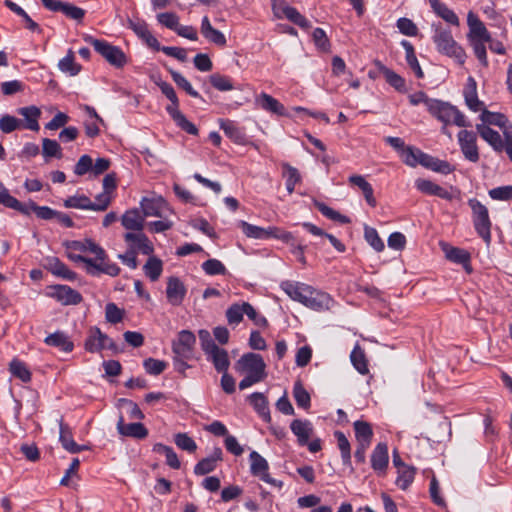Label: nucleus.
I'll use <instances>...</instances> for the list:
<instances>
[{
	"label": "nucleus",
	"instance_id": "1",
	"mask_svg": "<svg viewBox=\"0 0 512 512\" xmlns=\"http://www.w3.org/2000/svg\"><path fill=\"white\" fill-rule=\"evenodd\" d=\"M467 25L469 32L467 35L468 41L473 49V52L479 62L484 66H488V58L486 52V44L489 43L491 51L497 54H504L505 48L501 42L493 41L490 32L485 27L484 23L472 11L467 14Z\"/></svg>",
	"mask_w": 512,
	"mask_h": 512
},
{
	"label": "nucleus",
	"instance_id": "2",
	"mask_svg": "<svg viewBox=\"0 0 512 512\" xmlns=\"http://www.w3.org/2000/svg\"><path fill=\"white\" fill-rule=\"evenodd\" d=\"M235 370L245 377L239 383V389L245 390L263 381L266 376V364L263 357L256 353L243 354L235 363Z\"/></svg>",
	"mask_w": 512,
	"mask_h": 512
},
{
	"label": "nucleus",
	"instance_id": "3",
	"mask_svg": "<svg viewBox=\"0 0 512 512\" xmlns=\"http://www.w3.org/2000/svg\"><path fill=\"white\" fill-rule=\"evenodd\" d=\"M429 113L443 123L442 133L451 135L447 132L448 125H455L461 128H469L472 126L468 118L454 105L449 102L436 99L435 102L429 103Z\"/></svg>",
	"mask_w": 512,
	"mask_h": 512
},
{
	"label": "nucleus",
	"instance_id": "4",
	"mask_svg": "<svg viewBox=\"0 0 512 512\" xmlns=\"http://www.w3.org/2000/svg\"><path fill=\"white\" fill-rule=\"evenodd\" d=\"M433 42L437 51L450 58H453L459 65H463L467 55L464 49L454 40L450 30L442 27L441 23H433Z\"/></svg>",
	"mask_w": 512,
	"mask_h": 512
},
{
	"label": "nucleus",
	"instance_id": "5",
	"mask_svg": "<svg viewBox=\"0 0 512 512\" xmlns=\"http://www.w3.org/2000/svg\"><path fill=\"white\" fill-rule=\"evenodd\" d=\"M201 348L208 361L212 362L217 372L228 371L230 359L228 352L219 347L212 339L208 330H199L198 332Z\"/></svg>",
	"mask_w": 512,
	"mask_h": 512
},
{
	"label": "nucleus",
	"instance_id": "6",
	"mask_svg": "<svg viewBox=\"0 0 512 512\" xmlns=\"http://www.w3.org/2000/svg\"><path fill=\"white\" fill-rule=\"evenodd\" d=\"M468 205L472 210L476 232L489 245L491 242V221L488 209L477 199H470Z\"/></svg>",
	"mask_w": 512,
	"mask_h": 512
},
{
	"label": "nucleus",
	"instance_id": "7",
	"mask_svg": "<svg viewBox=\"0 0 512 512\" xmlns=\"http://www.w3.org/2000/svg\"><path fill=\"white\" fill-rule=\"evenodd\" d=\"M67 256L74 262H82L86 265V271L92 276H98L99 274H107L111 277H115L120 273V267L116 263H98L92 258L83 256L78 251L68 250Z\"/></svg>",
	"mask_w": 512,
	"mask_h": 512
},
{
	"label": "nucleus",
	"instance_id": "8",
	"mask_svg": "<svg viewBox=\"0 0 512 512\" xmlns=\"http://www.w3.org/2000/svg\"><path fill=\"white\" fill-rule=\"evenodd\" d=\"M91 44L95 51L115 68H123L127 64L128 58L120 47L98 39H93Z\"/></svg>",
	"mask_w": 512,
	"mask_h": 512
},
{
	"label": "nucleus",
	"instance_id": "9",
	"mask_svg": "<svg viewBox=\"0 0 512 512\" xmlns=\"http://www.w3.org/2000/svg\"><path fill=\"white\" fill-rule=\"evenodd\" d=\"M250 461V473L254 477H258L263 482L275 486L279 489L283 487V482L274 479L269 474V463L268 461L256 451H252L249 454Z\"/></svg>",
	"mask_w": 512,
	"mask_h": 512
},
{
	"label": "nucleus",
	"instance_id": "10",
	"mask_svg": "<svg viewBox=\"0 0 512 512\" xmlns=\"http://www.w3.org/2000/svg\"><path fill=\"white\" fill-rule=\"evenodd\" d=\"M457 141L464 158L472 163L479 161L477 131L462 129L457 134Z\"/></svg>",
	"mask_w": 512,
	"mask_h": 512
},
{
	"label": "nucleus",
	"instance_id": "11",
	"mask_svg": "<svg viewBox=\"0 0 512 512\" xmlns=\"http://www.w3.org/2000/svg\"><path fill=\"white\" fill-rule=\"evenodd\" d=\"M85 350L90 353H97L104 349L115 350L116 344L98 327H91L88 331V336L84 343Z\"/></svg>",
	"mask_w": 512,
	"mask_h": 512
},
{
	"label": "nucleus",
	"instance_id": "12",
	"mask_svg": "<svg viewBox=\"0 0 512 512\" xmlns=\"http://www.w3.org/2000/svg\"><path fill=\"white\" fill-rule=\"evenodd\" d=\"M196 337L190 330H181L172 341V351L179 357L192 358Z\"/></svg>",
	"mask_w": 512,
	"mask_h": 512
},
{
	"label": "nucleus",
	"instance_id": "13",
	"mask_svg": "<svg viewBox=\"0 0 512 512\" xmlns=\"http://www.w3.org/2000/svg\"><path fill=\"white\" fill-rule=\"evenodd\" d=\"M47 295L62 305H77L82 301V295L67 285H53L48 287Z\"/></svg>",
	"mask_w": 512,
	"mask_h": 512
},
{
	"label": "nucleus",
	"instance_id": "14",
	"mask_svg": "<svg viewBox=\"0 0 512 512\" xmlns=\"http://www.w3.org/2000/svg\"><path fill=\"white\" fill-rule=\"evenodd\" d=\"M67 250L78 251L79 253H90L95 256L93 259L98 263H110L107 261V254L105 250L91 239L83 241H71L66 245Z\"/></svg>",
	"mask_w": 512,
	"mask_h": 512
},
{
	"label": "nucleus",
	"instance_id": "15",
	"mask_svg": "<svg viewBox=\"0 0 512 512\" xmlns=\"http://www.w3.org/2000/svg\"><path fill=\"white\" fill-rule=\"evenodd\" d=\"M124 241L128 244L129 249L144 255H151L154 251L153 245L148 237L142 232H127L124 234Z\"/></svg>",
	"mask_w": 512,
	"mask_h": 512
},
{
	"label": "nucleus",
	"instance_id": "16",
	"mask_svg": "<svg viewBox=\"0 0 512 512\" xmlns=\"http://www.w3.org/2000/svg\"><path fill=\"white\" fill-rule=\"evenodd\" d=\"M333 304L334 300L328 293L311 286V294L307 295L303 305L315 311H324L329 310Z\"/></svg>",
	"mask_w": 512,
	"mask_h": 512
},
{
	"label": "nucleus",
	"instance_id": "17",
	"mask_svg": "<svg viewBox=\"0 0 512 512\" xmlns=\"http://www.w3.org/2000/svg\"><path fill=\"white\" fill-rule=\"evenodd\" d=\"M280 288L287 294L289 298L304 304L307 295L311 294V286L305 283L296 281H283Z\"/></svg>",
	"mask_w": 512,
	"mask_h": 512
},
{
	"label": "nucleus",
	"instance_id": "18",
	"mask_svg": "<svg viewBox=\"0 0 512 512\" xmlns=\"http://www.w3.org/2000/svg\"><path fill=\"white\" fill-rule=\"evenodd\" d=\"M388 463V447L385 443H378L371 454V467L378 476H383L386 473Z\"/></svg>",
	"mask_w": 512,
	"mask_h": 512
},
{
	"label": "nucleus",
	"instance_id": "19",
	"mask_svg": "<svg viewBox=\"0 0 512 512\" xmlns=\"http://www.w3.org/2000/svg\"><path fill=\"white\" fill-rule=\"evenodd\" d=\"M166 206V201L161 196L143 197L140 201V207L144 218L162 217L163 210Z\"/></svg>",
	"mask_w": 512,
	"mask_h": 512
},
{
	"label": "nucleus",
	"instance_id": "20",
	"mask_svg": "<svg viewBox=\"0 0 512 512\" xmlns=\"http://www.w3.org/2000/svg\"><path fill=\"white\" fill-rule=\"evenodd\" d=\"M415 187L421 193L426 194V195L437 196L441 199H445V200H449V201L453 199V195L450 191H448L447 189H445V188L441 187L440 185H438L430 180H427V179H423V178L416 179Z\"/></svg>",
	"mask_w": 512,
	"mask_h": 512
},
{
	"label": "nucleus",
	"instance_id": "21",
	"mask_svg": "<svg viewBox=\"0 0 512 512\" xmlns=\"http://www.w3.org/2000/svg\"><path fill=\"white\" fill-rule=\"evenodd\" d=\"M186 295L183 282L177 277H170L167 282L166 297L173 306H179Z\"/></svg>",
	"mask_w": 512,
	"mask_h": 512
},
{
	"label": "nucleus",
	"instance_id": "22",
	"mask_svg": "<svg viewBox=\"0 0 512 512\" xmlns=\"http://www.w3.org/2000/svg\"><path fill=\"white\" fill-rule=\"evenodd\" d=\"M200 32L208 42L219 47L226 46L227 40L225 35L212 26L208 16H204L201 19Z\"/></svg>",
	"mask_w": 512,
	"mask_h": 512
},
{
	"label": "nucleus",
	"instance_id": "23",
	"mask_svg": "<svg viewBox=\"0 0 512 512\" xmlns=\"http://www.w3.org/2000/svg\"><path fill=\"white\" fill-rule=\"evenodd\" d=\"M223 452L220 447H215L212 453L200 460L194 467V473L196 475H206L214 471L217 467V463L222 461Z\"/></svg>",
	"mask_w": 512,
	"mask_h": 512
},
{
	"label": "nucleus",
	"instance_id": "24",
	"mask_svg": "<svg viewBox=\"0 0 512 512\" xmlns=\"http://www.w3.org/2000/svg\"><path fill=\"white\" fill-rule=\"evenodd\" d=\"M117 430L119 434L123 436L132 437L136 439H144L148 435V430L142 423L136 422L126 424L124 421V417L122 415H120L118 419Z\"/></svg>",
	"mask_w": 512,
	"mask_h": 512
},
{
	"label": "nucleus",
	"instance_id": "25",
	"mask_svg": "<svg viewBox=\"0 0 512 512\" xmlns=\"http://www.w3.org/2000/svg\"><path fill=\"white\" fill-rule=\"evenodd\" d=\"M121 224L129 232H140L144 228L145 218L138 209H129L122 215Z\"/></svg>",
	"mask_w": 512,
	"mask_h": 512
},
{
	"label": "nucleus",
	"instance_id": "26",
	"mask_svg": "<svg viewBox=\"0 0 512 512\" xmlns=\"http://www.w3.org/2000/svg\"><path fill=\"white\" fill-rule=\"evenodd\" d=\"M292 433L300 446H305L313 434V425L309 420L295 419L290 424Z\"/></svg>",
	"mask_w": 512,
	"mask_h": 512
},
{
	"label": "nucleus",
	"instance_id": "27",
	"mask_svg": "<svg viewBox=\"0 0 512 512\" xmlns=\"http://www.w3.org/2000/svg\"><path fill=\"white\" fill-rule=\"evenodd\" d=\"M45 268L57 277H61L70 281L76 279V273L70 270L67 265H65L57 257H47L45 259Z\"/></svg>",
	"mask_w": 512,
	"mask_h": 512
},
{
	"label": "nucleus",
	"instance_id": "28",
	"mask_svg": "<svg viewBox=\"0 0 512 512\" xmlns=\"http://www.w3.org/2000/svg\"><path fill=\"white\" fill-rule=\"evenodd\" d=\"M463 95L465 103L470 110H472L473 112L481 110V107L484 105V103L480 101L478 98L477 83L472 76L468 77L467 79Z\"/></svg>",
	"mask_w": 512,
	"mask_h": 512
},
{
	"label": "nucleus",
	"instance_id": "29",
	"mask_svg": "<svg viewBox=\"0 0 512 512\" xmlns=\"http://www.w3.org/2000/svg\"><path fill=\"white\" fill-rule=\"evenodd\" d=\"M255 103L261 109L276 114L278 116L285 115V107L274 97L267 93H261L255 98Z\"/></svg>",
	"mask_w": 512,
	"mask_h": 512
},
{
	"label": "nucleus",
	"instance_id": "30",
	"mask_svg": "<svg viewBox=\"0 0 512 512\" xmlns=\"http://www.w3.org/2000/svg\"><path fill=\"white\" fill-rule=\"evenodd\" d=\"M59 427H60L59 440H60L63 448L66 451H68L70 453H79L81 451L88 449L87 446L79 445L73 440L72 432H71L70 428L66 424L63 423L62 419L60 420Z\"/></svg>",
	"mask_w": 512,
	"mask_h": 512
},
{
	"label": "nucleus",
	"instance_id": "31",
	"mask_svg": "<svg viewBox=\"0 0 512 512\" xmlns=\"http://www.w3.org/2000/svg\"><path fill=\"white\" fill-rule=\"evenodd\" d=\"M44 343L48 346L56 347L66 353L72 352L74 349V343L63 331H56L52 334H49L44 339Z\"/></svg>",
	"mask_w": 512,
	"mask_h": 512
},
{
	"label": "nucleus",
	"instance_id": "32",
	"mask_svg": "<svg viewBox=\"0 0 512 512\" xmlns=\"http://www.w3.org/2000/svg\"><path fill=\"white\" fill-rule=\"evenodd\" d=\"M476 131L494 150L501 151L504 148L501 135L488 125L477 124Z\"/></svg>",
	"mask_w": 512,
	"mask_h": 512
},
{
	"label": "nucleus",
	"instance_id": "33",
	"mask_svg": "<svg viewBox=\"0 0 512 512\" xmlns=\"http://www.w3.org/2000/svg\"><path fill=\"white\" fill-rule=\"evenodd\" d=\"M433 12L445 22L452 26H459L460 21L456 13L450 9L445 3L439 0H428Z\"/></svg>",
	"mask_w": 512,
	"mask_h": 512
},
{
	"label": "nucleus",
	"instance_id": "34",
	"mask_svg": "<svg viewBox=\"0 0 512 512\" xmlns=\"http://www.w3.org/2000/svg\"><path fill=\"white\" fill-rule=\"evenodd\" d=\"M375 65L378 68L379 72L384 76L385 80L389 85L395 88L398 92H406V82L402 76H400L390 68L386 67L379 61H377Z\"/></svg>",
	"mask_w": 512,
	"mask_h": 512
},
{
	"label": "nucleus",
	"instance_id": "35",
	"mask_svg": "<svg viewBox=\"0 0 512 512\" xmlns=\"http://www.w3.org/2000/svg\"><path fill=\"white\" fill-rule=\"evenodd\" d=\"M348 181L351 185L358 187L362 191L364 198L369 206H376L377 201L374 197L373 187L363 176L351 175Z\"/></svg>",
	"mask_w": 512,
	"mask_h": 512
},
{
	"label": "nucleus",
	"instance_id": "36",
	"mask_svg": "<svg viewBox=\"0 0 512 512\" xmlns=\"http://www.w3.org/2000/svg\"><path fill=\"white\" fill-rule=\"evenodd\" d=\"M53 12H62L66 17L75 20L77 22H82L86 11L78 6H75L69 2L58 1L55 3L54 7H52Z\"/></svg>",
	"mask_w": 512,
	"mask_h": 512
},
{
	"label": "nucleus",
	"instance_id": "37",
	"mask_svg": "<svg viewBox=\"0 0 512 512\" xmlns=\"http://www.w3.org/2000/svg\"><path fill=\"white\" fill-rule=\"evenodd\" d=\"M18 114L23 116L25 119V122L23 121V128L32 130V131H38L39 130V123L38 119L40 117L41 111L36 106H28V107H22L17 110Z\"/></svg>",
	"mask_w": 512,
	"mask_h": 512
},
{
	"label": "nucleus",
	"instance_id": "38",
	"mask_svg": "<svg viewBox=\"0 0 512 512\" xmlns=\"http://www.w3.org/2000/svg\"><path fill=\"white\" fill-rule=\"evenodd\" d=\"M425 168L432 170L433 172H437L443 175H447L452 173L455 168L448 161L441 160L431 155H427V157H423Z\"/></svg>",
	"mask_w": 512,
	"mask_h": 512
},
{
	"label": "nucleus",
	"instance_id": "39",
	"mask_svg": "<svg viewBox=\"0 0 512 512\" xmlns=\"http://www.w3.org/2000/svg\"><path fill=\"white\" fill-rule=\"evenodd\" d=\"M0 204L19 211L24 214H28V209L23 205L19 200H17L15 197H13L9 190L6 188L3 182L0 181Z\"/></svg>",
	"mask_w": 512,
	"mask_h": 512
},
{
	"label": "nucleus",
	"instance_id": "40",
	"mask_svg": "<svg viewBox=\"0 0 512 512\" xmlns=\"http://www.w3.org/2000/svg\"><path fill=\"white\" fill-rule=\"evenodd\" d=\"M220 128L224 131L225 135L232 141L242 144L245 141V134L236 123L229 119H221L219 121Z\"/></svg>",
	"mask_w": 512,
	"mask_h": 512
},
{
	"label": "nucleus",
	"instance_id": "41",
	"mask_svg": "<svg viewBox=\"0 0 512 512\" xmlns=\"http://www.w3.org/2000/svg\"><path fill=\"white\" fill-rule=\"evenodd\" d=\"M282 176L286 180V190L289 194L295 191V187L301 182V175L295 167L288 163H282Z\"/></svg>",
	"mask_w": 512,
	"mask_h": 512
},
{
	"label": "nucleus",
	"instance_id": "42",
	"mask_svg": "<svg viewBox=\"0 0 512 512\" xmlns=\"http://www.w3.org/2000/svg\"><path fill=\"white\" fill-rule=\"evenodd\" d=\"M5 5L12 12L21 17L25 28L33 32H41V28L39 27V25L31 19V17L26 13V11L22 7H20L18 4L14 3L11 0H6Z\"/></svg>",
	"mask_w": 512,
	"mask_h": 512
},
{
	"label": "nucleus",
	"instance_id": "43",
	"mask_svg": "<svg viewBox=\"0 0 512 512\" xmlns=\"http://www.w3.org/2000/svg\"><path fill=\"white\" fill-rule=\"evenodd\" d=\"M427 153H424L420 149L407 146L403 152L400 154L403 162L410 166L416 167L418 164L424 166L423 157H427Z\"/></svg>",
	"mask_w": 512,
	"mask_h": 512
},
{
	"label": "nucleus",
	"instance_id": "44",
	"mask_svg": "<svg viewBox=\"0 0 512 512\" xmlns=\"http://www.w3.org/2000/svg\"><path fill=\"white\" fill-rule=\"evenodd\" d=\"M401 45L406 53L407 64L413 70L415 76L419 79H422L424 77V72L417 60L413 45L407 40H403Z\"/></svg>",
	"mask_w": 512,
	"mask_h": 512
},
{
	"label": "nucleus",
	"instance_id": "45",
	"mask_svg": "<svg viewBox=\"0 0 512 512\" xmlns=\"http://www.w3.org/2000/svg\"><path fill=\"white\" fill-rule=\"evenodd\" d=\"M354 430L358 444H362L363 446H369L373 436V431L369 423L360 420L355 421Z\"/></svg>",
	"mask_w": 512,
	"mask_h": 512
},
{
	"label": "nucleus",
	"instance_id": "46",
	"mask_svg": "<svg viewBox=\"0 0 512 512\" xmlns=\"http://www.w3.org/2000/svg\"><path fill=\"white\" fill-rule=\"evenodd\" d=\"M58 68L61 72L70 76H76L81 66L75 62V56L72 49H69L67 55L58 62Z\"/></svg>",
	"mask_w": 512,
	"mask_h": 512
},
{
	"label": "nucleus",
	"instance_id": "47",
	"mask_svg": "<svg viewBox=\"0 0 512 512\" xmlns=\"http://www.w3.org/2000/svg\"><path fill=\"white\" fill-rule=\"evenodd\" d=\"M168 114L174 120L176 125L180 127L182 130L191 135L198 134L197 127L185 117V115L179 110V108L172 109V111H170V113Z\"/></svg>",
	"mask_w": 512,
	"mask_h": 512
},
{
	"label": "nucleus",
	"instance_id": "48",
	"mask_svg": "<svg viewBox=\"0 0 512 512\" xmlns=\"http://www.w3.org/2000/svg\"><path fill=\"white\" fill-rule=\"evenodd\" d=\"M143 270L151 281H156L162 274L163 262L159 258L151 256L143 266Z\"/></svg>",
	"mask_w": 512,
	"mask_h": 512
},
{
	"label": "nucleus",
	"instance_id": "49",
	"mask_svg": "<svg viewBox=\"0 0 512 512\" xmlns=\"http://www.w3.org/2000/svg\"><path fill=\"white\" fill-rule=\"evenodd\" d=\"M250 403L265 421L270 420L268 402L266 397L262 393L255 392L251 394Z\"/></svg>",
	"mask_w": 512,
	"mask_h": 512
},
{
	"label": "nucleus",
	"instance_id": "50",
	"mask_svg": "<svg viewBox=\"0 0 512 512\" xmlns=\"http://www.w3.org/2000/svg\"><path fill=\"white\" fill-rule=\"evenodd\" d=\"M293 397L298 407L305 410L311 406V397L300 381L295 382L293 386Z\"/></svg>",
	"mask_w": 512,
	"mask_h": 512
},
{
	"label": "nucleus",
	"instance_id": "51",
	"mask_svg": "<svg viewBox=\"0 0 512 512\" xmlns=\"http://www.w3.org/2000/svg\"><path fill=\"white\" fill-rule=\"evenodd\" d=\"M334 435L337 439L343 465L351 467V447L347 437L340 431H336Z\"/></svg>",
	"mask_w": 512,
	"mask_h": 512
},
{
	"label": "nucleus",
	"instance_id": "52",
	"mask_svg": "<svg viewBox=\"0 0 512 512\" xmlns=\"http://www.w3.org/2000/svg\"><path fill=\"white\" fill-rule=\"evenodd\" d=\"M64 206L66 208H75L92 211V200L84 194H76L68 197L64 201Z\"/></svg>",
	"mask_w": 512,
	"mask_h": 512
},
{
	"label": "nucleus",
	"instance_id": "53",
	"mask_svg": "<svg viewBox=\"0 0 512 512\" xmlns=\"http://www.w3.org/2000/svg\"><path fill=\"white\" fill-rule=\"evenodd\" d=\"M350 358L354 368L360 374L365 375L369 372L365 354L363 350L359 347V345H356L354 347V349L351 352Z\"/></svg>",
	"mask_w": 512,
	"mask_h": 512
},
{
	"label": "nucleus",
	"instance_id": "54",
	"mask_svg": "<svg viewBox=\"0 0 512 512\" xmlns=\"http://www.w3.org/2000/svg\"><path fill=\"white\" fill-rule=\"evenodd\" d=\"M414 477H415V470L412 467H409L407 465H402V467H400L398 470L396 485L400 489L406 490L413 482Z\"/></svg>",
	"mask_w": 512,
	"mask_h": 512
},
{
	"label": "nucleus",
	"instance_id": "55",
	"mask_svg": "<svg viewBox=\"0 0 512 512\" xmlns=\"http://www.w3.org/2000/svg\"><path fill=\"white\" fill-rule=\"evenodd\" d=\"M22 126L23 121L15 116L4 114L0 117V130L5 134L21 129L23 128Z\"/></svg>",
	"mask_w": 512,
	"mask_h": 512
},
{
	"label": "nucleus",
	"instance_id": "56",
	"mask_svg": "<svg viewBox=\"0 0 512 512\" xmlns=\"http://www.w3.org/2000/svg\"><path fill=\"white\" fill-rule=\"evenodd\" d=\"M480 119L482 121L481 124H484V125H495V126H498L500 128H504L506 123H507V119L506 117L501 114V113H495V112H490L486 109H483L482 110V113L480 115Z\"/></svg>",
	"mask_w": 512,
	"mask_h": 512
},
{
	"label": "nucleus",
	"instance_id": "57",
	"mask_svg": "<svg viewBox=\"0 0 512 512\" xmlns=\"http://www.w3.org/2000/svg\"><path fill=\"white\" fill-rule=\"evenodd\" d=\"M445 255L448 260L457 264H466V262H470L471 260L470 253L458 247H449L445 249Z\"/></svg>",
	"mask_w": 512,
	"mask_h": 512
},
{
	"label": "nucleus",
	"instance_id": "58",
	"mask_svg": "<svg viewBox=\"0 0 512 512\" xmlns=\"http://www.w3.org/2000/svg\"><path fill=\"white\" fill-rule=\"evenodd\" d=\"M9 369L13 376L19 378L23 382L27 383L31 380V372L22 361L17 359L12 360L9 365Z\"/></svg>",
	"mask_w": 512,
	"mask_h": 512
},
{
	"label": "nucleus",
	"instance_id": "59",
	"mask_svg": "<svg viewBox=\"0 0 512 512\" xmlns=\"http://www.w3.org/2000/svg\"><path fill=\"white\" fill-rule=\"evenodd\" d=\"M239 227L246 237L257 240H265V228L250 224L246 221H240Z\"/></svg>",
	"mask_w": 512,
	"mask_h": 512
},
{
	"label": "nucleus",
	"instance_id": "60",
	"mask_svg": "<svg viewBox=\"0 0 512 512\" xmlns=\"http://www.w3.org/2000/svg\"><path fill=\"white\" fill-rule=\"evenodd\" d=\"M157 85L160 88L161 92L171 102V104L166 107L167 113H170V111H172V109L179 108V100H178V97H177L176 92H175L174 88L172 87V85H170L169 83L164 82V81L158 82Z\"/></svg>",
	"mask_w": 512,
	"mask_h": 512
},
{
	"label": "nucleus",
	"instance_id": "61",
	"mask_svg": "<svg viewBox=\"0 0 512 512\" xmlns=\"http://www.w3.org/2000/svg\"><path fill=\"white\" fill-rule=\"evenodd\" d=\"M170 74L177 86L183 89L188 95L193 98L200 97V94L192 87L191 83L181 73L170 70Z\"/></svg>",
	"mask_w": 512,
	"mask_h": 512
},
{
	"label": "nucleus",
	"instance_id": "62",
	"mask_svg": "<svg viewBox=\"0 0 512 512\" xmlns=\"http://www.w3.org/2000/svg\"><path fill=\"white\" fill-rule=\"evenodd\" d=\"M245 303L246 302H243L242 304H233L228 308L226 317L229 324L237 325L242 321L243 315L246 314Z\"/></svg>",
	"mask_w": 512,
	"mask_h": 512
},
{
	"label": "nucleus",
	"instance_id": "63",
	"mask_svg": "<svg viewBox=\"0 0 512 512\" xmlns=\"http://www.w3.org/2000/svg\"><path fill=\"white\" fill-rule=\"evenodd\" d=\"M316 208L328 219L338 221L340 223H349L350 220L347 216L340 214L331 207L327 206L322 202L315 203Z\"/></svg>",
	"mask_w": 512,
	"mask_h": 512
},
{
	"label": "nucleus",
	"instance_id": "64",
	"mask_svg": "<svg viewBox=\"0 0 512 512\" xmlns=\"http://www.w3.org/2000/svg\"><path fill=\"white\" fill-rule=\"evenodd\" d=\"M211 85L219 91H230L234 89L231 79L218 73L209 77Z\"/></svg>",
	"mask_w": 512,
	"mask_h": 512
}]
</instances>
